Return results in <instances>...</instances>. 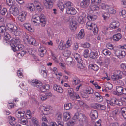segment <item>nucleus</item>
Returning <instances> with one entry per match:
<instances>
[{"instance_id":"nucleus-39","label":"nucleus","mask_w":126,"mask_h":126,"mask_svg":"<svg viewBox=\"0 0 126 126\" xmlns=\"http://www.w3.org/2000/svg\"><path fill=\"white\" fill-rule=\"evenodd\" d=\"M107 11H108L109 13L111 14H114L116 13L115 10L112 8H109V7Z\"/></svg>"},{"instance_id":"nucleus-30","label":"nucleus","mask_w":126,"mask_h":126,"mask_svg":"<svg viewBox=\"0 0 126 126\" xmlns=\"http://www.w3.org/2000/svg\"><path fill=\"white\" fill-rule=\"evenodd\" d=\"M64 117L63 119L65 121H67L70 117V114L69 113H65L63 114Z\"/></svg>"},{"instance_id":"nucleus-16","label":"nucleus","mask_w":126,"mask_h":126,"mask_svg":"<svg viewBox=\"0 0 126 126\" xmlns=\"http://www.w3.org/2000/svg\"><path fill=\"white\" fill-rule=\"evenodd\" d=\"M31 120L33 126H40L38 119L36 117H33L31 118Z\"/></svg>"},{"instance_id":"nucleus-49","label":"nucleus","mask_w":126,"mask_h":126,"mask_svg":"<svg viewBox=\"0 0 126 126\" xmlns=\"http://www.w3.org/2000/svg\"><path fill=\"white\" fill-rule=\"evenodd\" d=\"M90 44L88 42H86L82 44V46L83 47L85 48H88L90 47Z\"/></svg>"},{"instance_id":"nucleus-5","label":"nucleus","mask_w":126,"mask_h":126,"mask_svg":"<svg viewBox=\"0 0 126 126\" xmlns=\"http://www.w3.org/2000/svg\"><path fill=\"white\" fill-rule=\"evenodd\" d=\"M20 39L17 38H13L10 41V44L12 49H13L14 46H16L20 44Z\"/></svg>"},{"instance_id":"nucleus-46","label":"nucleus","mask_w":126,"mask_h":126,"mask_svg":"<svg viewBox=\"0 0 126 126\" xmlns=\"http://www.w3.org/2000/svg\"><path fill=\"white\" fill-rule=\"evenodd\" d=\"M106 87L108 90H111L112 88V85L110 83H108L106 85Z\"/></svg>"},{"instance_id":"nucleus-28","label":"nucleus","mask_w":126,"mask_h":126,"mask_svg":"<svg viewBox=\"0 0 126 126\" xmlns=\"http://www.w3.org/2000/svg\"><path fill=\"white\" fill-rule=\"evenodd\" d=\"M88 19L89 20L94 21L97 18L96 16L94 15H89L87 16Z\"/></svg>"},{"instance_id":"nucleus-26","label":"nucleus","mask_w":126,"mask_h":126,"mask_svg":"<svg viewBox=\"0 0 126 126\" xmlns=\"http://www.w3.org/2000/svg\"><path fill=\"white\" fill-rule=\"evenodd\" d=\"M80 82V80L78 78L75 77L73 79L72 83L73 85H76L79 84Z\"/></svg>"},{"instance_id":"nucleus-55","label":"nucleus","mask_w":126,"mask_h":126,"mask_svg":"<svg viewBox=\"0 0 126 126\" xmlns=\"http://www.w3.org/2000/svg\"><path fill=\"white\" fill-rule=\"evenodd\" d=\"M7 4L9 6H12L13 5L12 0H6Z\"/></svg>"},{"instance_id":"nucleus-45","label":"nucleus","mask_w":126,"mask_h":126,"mask_svg":"<svg viewBox=\"0 0 126 126\" xmlns=\"http://www.w3.org/2000/svg\"><path fill=\"white\" fill-rule=\"evenodd\" d=\"M106 47L109 49L110 50H113L114 48L113 45L110 43H108L106 45Z\"/></svg>"},{"instance_id":"nucleus-44","label":"nucleus","mask_w":126,"mask_h":126,"mask_svg":"<svg viewBox=\"0 0 126 126\" xmlns=\"http://www.w3.org/2000/svg\"><path fill=\"white\" fill-rule=\"evenodd\" d=\"M34 19L35 20L33 21V22L37 23H40V16H38L37 17H36L35 18H34Z\"/></svg>"},{"instance_id":"nucleus-51","label":"nucleus","mask_w":126,"mask_h":126,"mask_svg":"<svg viewBox=\"0 0 126 126\" xmlns=\"http://www.w3.org/2000/svg\"><path fill=\"white\" fill-rule=\"evenodd\" d=\"M22 112L21 111H18L17 112H16L15 115L16 117L18 118H20L23 116V115H21Z\"/></svg>"},{"instance_id":"nucleus-38","label":"nucleus","mask_w":126,"mask_h":126,"mask_svg":"<svg viewBox=\"0 0 126 126\" xmlns=\"http://www.w3.org/2000/svg\"><path fill=\"white\" fill-rule=\"evenodd\" d=\"M91 68L95 71H97L99 69L98 67L96 65H90Z\"/></svg>"},{"instance_id":"nucleus-61","label":"nucleus","mask_w":126,"mask_h":126,"mask_svg":"<svg viewBox=\"0 0 126 126\" xmlns=\"http://www.w3.org/2000/svg\"><path fill=\"white\" fill-rule=\"evenodd\" d=\"M23 38L24 41L26 43H27V41H28V40L29 39L28 36L26 35V34H25L24 36V37H23Z\"/></svg>"},{"instance_id":"nucleus-24","label":"nucleus","mask_w":126,"mask_h":126,"mask_svg":"<svg viewBox=\"0 0 126 126\" xmlns=\"http://www.w3.org/2000/svg\"><path fill=\"white\" fill-rule=\"evenodd\" d=\"M76 60L77 61V62L79 64V66L80 68H83L84 67V66L83 64V62L82 60L81 59V58H80Z\"/></svg>"},{"instance_id":"nucleus-13","label":"nucleus","mask_w":126,"mask_h":126,"mask_svg":"<svg viewBox=\"0 0 126 126\" xmlns=\"http://www.w3.org/2000/svg\"><path fill=\"white\" fill-rule=\"evenodd\" d=\"M89 56L91 58L95 59L98 57V55L97 51H92L89 54Z\"/></svg>"},{"instance_id":"nucleus-4","label":"nucleus","mask_w":126,"mask_h":126,"mask_svg":"<svg viewBox=\"0 0 126 126\" xmlns=\"http://www.w3.org/2000/svg\"><path fill=\"white\" fill-rule=\"evenodd\" d=\"M54 0H45L43 3L45 7L47 9H50L52 7Z\"/></svg>"},{"instance_id":"nucleus-17","label":"nucleus","mask_w":126,"mask_h":126,"mask_svg":"<svg viewBox=\"0 0 126 126\" xmlns=\"http://www.w3.org/2000/svg\"><path fill=\"white\" fill-rule=\"evenodd\" d=\"M120 24L118 21L113 22L111 23L110 25V27L113 29H116L118 28Z\"/></svg>"},{"instance_id":"nucleus-64","label":"nucleus","mask_w":126,"mask_h":126,"mask_svg":"<svg viewBox=\"0 0 126 126\" xmlns=\"http://www.w3.org/2000/svg\"><path fill=\"white\" fill-rule=\"evenodd\" d=\"M41 73L43 74V76L45 77L46 78L47 76V72L45 70H41Z\"/></svg>"},{"instance_id":"nucleus-48","label":"nucleus","mask_w":126,"mask_h":126,"mask_svg":"<svg viewBox=\"0 0 126 126\" xmlns=\"http://www.w3.org/2000/svg\"><path fill=\"white\" fill-rule=\"evenodd\" d=\"M62 114L60 113H58L56 114V118L58 120H60L62 119Z\"/></svg>"},{"instance_id":"nucleus-21","label":"nucleus","mask_w":126,"mask_h":126,"mask_svg":"<svg viewBox=\"0 0 126 126\" xmlns=\"http://www.w3.org/2000/svg\"><path fill=\"white\" fill-rule=\"evenodd\" d=\"M53 88L55 90H56L59 93H62L63 92L62 88L57 85H54Z\"/></svg>"},{"instance_id":"nucleus-15","label":"nucleus","mask_w":126,"mask_h":126,"mask_svg":"<svg viewBox=\"0 0 126 126\" xmlns=\"http://www.w3.org/2000/svg\"><path fill=\"white\" fill-rule=\"evenodd\" d=\"M77 26V23L75 21L71 22L70 24V28L72 31H75L76 30Z\"/></svg>"},{"instance_id":"nucleus-29","label":"nucleus","mask_w":126,"mask_h":126,"mask_svg":"<svg viewBox=\"0 0 126 126\" xmlns=\"http://www.w3.org/2000/svg\"><path fill=\"white\" fill-rule=\"evenodd\" d=\"M93 32L94 35H96L98 32V29L96 24H93Z\"/></svg>"},{"instance_id":"nucleus-60","label":"nucleus","mask_w":126,"mask_h":126,"mask_svg":"<svg viewBox=\"0 0 126 126\" xmlns=\"http://www.w3.org/2000/svg\"><path fill=\"white\" fill-rule=\"evenodd\" d=\"M98 109L102 110H104L106 109V107L104 105L99 104Z\"/></svg>"},{"instance_id":"nucleus-27","label":"nucleus","mask_w":126,"mask_h":126,"mask_svg":"<svg viewBox=\"0 0 126 126\" xmlns=\"http://www.w3.org/2000/svg\"><path fill=\"white\" fill-rule=\"evenodd\" d=\"M27 8L31 11H33L35 10V6L32 3L28 4Z\"/></svg>"},{"instance_id":"nucleus-54","label":"nucleus","mask_w":126,"mask_h":126,"mask_svg":"<svg viewBox=\"0 0 126 126\" xmlns=\"http://www.w3.org/2000/svg\"><path fill=\"white\" fill-rule=\"evenodd\" d=\"M96 99V100L97 101L99 102H102L103 100V98L100 95V96L97 98Z\"/></svg>"},{"instance_id":"nucleus-32","label":"nucleus","mask_w":126,"mask_h":126,"mask_svg":"<svg viewBox=\"0 0 126 126\" xmlns=\"http://www.w3.org/2000/svg\"><path fill=\"white\" fill-rule=\"evenodd\" d=\"M35 39L32 38H31L29 39L28 41L27 42V43H26V44H27L28 43L30 44H33V43H34V45H35Z\"/></svg>"},{"instance_id":"nucleus-20","label":"nucleus","mask_w":126,"mask_h":126,"mask_svg":"<svg viewBox=\"0 0 126 126\" xmlns=\"http://www.w3.org/2000/svg\"><path fill=\"white\" fill-rule=\"evenodd\" d=\"M122 35L121 34L118 33L113 36V39L114 41H119Z\"/></svg>"},{"instance_id":"nucleus-56","label":"nucleus","mask_w":126,"mask_h":126,"mask_svg":"<svg viewBox=\"0 0 126 126\" xmlns=\"http://www.w3.org/2000/svg\"><path fill=\"white\" fill-rule=\"evenodd\" d=\"M40 109L44 110V111L45 112H48L49 110H50V109L49 108L47 107H45L44 106H41L40 107Z\"/></svg>"},{"instance_id":"nucleus-8","label":"nucleus","mask_w":126,"mask_h":126,"mask_svg":"<svg viewBox=\"0 0 126 126\" xmlns=\"http://www.w3.org/2000/svg\"><path fill=\"white\" fill-rule=\"evenodd\" d=\"M85 92L86 93L82 92L81 93V94L83 97L86 98L88 97V96L86 94L87 93L88 94H92L93 93V90L92 88H90L89 89L86 90L85 91Z\"/></svg>"},{"instance_id":"nucleus-50","label":"nucleus","mask_w":126,"mask_h":126,"mask_svg":"<svg viewBox=\"0 0 126 126\" xmlns=\"http://www.w3.org/2000/svg\"><path fill=\"white\" fill-rule=\"evenodd\" d=\"M99 104L96 103H94L91 104V107L94 109L98 108Z\"/></svg>"},{"instance_id":"nucleus-1","label":"nucleus","mask_w":126,"mask_h":126,"mask_svg":"<svg viewBox=\"0 0 126 126\" xmlns=\"http://www.w3.org/2000/svg\"><path fill=\"white\" fill-rule=\"evenodd\" d=\"M7 29L15 35L17 36L18 34L16 26L13 24L9 23L6 25Z\"/></svg>"},{"instance_id":"nucleus-40","label":"nucleus","mask_w":126,"mask_h":126,"mask_svg":"<svg viewBox=\"0 0 126 126\" xmlns=\"http://www.w3.org/2000/svg\"><path fill=\"white\" fill-rule=\"evenodd\" d=\"M69 94L70 96L72 97L74 95V92L73 89L71 88H69L68 89Z\"/></svg>"},{"instance_id":"nucleus-41","label":"nucleus","mask_w":126,"mask_h":126,"mask_svg":"<svg viewBox=\"0 0 126 126\" xmlns=\"http://www.w3.org/2000/svg\"><path fill=\"white\" fill-rule=\"evenodd\" d=\"M63 54L65 56H69L71 54V52L69 50H65Z\"/></svg>"},{"instance_id":"nucleus-10","label":"nucleus","mask_w":126,"mask_h":126,"mask_svg":"<svg viewBox=\"0 0 126 126\" xmlns=\"http://www.w3.org/2000/svg\"><path fill=\"white\" fill-rule=\"evenodd\" d=\"M46 20L44 14H42L40 15V23L42 26L44 27L46 24Z\"/></svg>"},{"instance_id":"nucleus-14","label":"nucleus","mask_w":126,"mask_h":126,"mask_svg":"<svg viewBox=\"0 0 126 126\" xmlns=\"http://www.w3.org/2000/svg\"><path fill=\"white\" fill-rule=\"evenodd\" d=\"M90 0H84L80 3L81 6L84 8L87 7L90 3Z\"/></svg>"},{"instance_id":"nucleus-57","label":"nucleus","mask_w":126,"mask_h":126,"mask_svg":"<svg viewBox=\"0 0 126 126\" xmlns=\"http://www.w3.org/2000/svg\"><path fill=\"white\" fill-rule=\"evenodd\" d=\"M84 18L82 16H80L78 18V20L79 23H81L84 22Z\"/></svg>"},{"instance_id":"nucleus-63","label":"nucleus","mask_w":126,"mask_h":126,"mask_svg":"<svg viewBox=\"0 0 126 126\" xmlns=\"http://www.w3.org/2000/svg\"><path fill=\"white\" fill-rule=\"evenodd\" d=\"M72 3L70 2L69 1L66 3L65 5L66 6V8H70L71 7Z\"/></svg>"},{"instance_id":"nucleus-9","label":"nucleus","mask_w":126,"mask_h":126,"mask_svg":"<svg viewBox=\"0 0 126 126\" xmlns=\"http://www.w3.org/2000/svg\"><path fill=\"white\" fill-rule=\"evenodd\" d=\"M66 12L68 14H70L72 15H75L77 13V11L75 9L72 7L67 8Z\"/></svg>"},{"instance_id":"nucleus-11","label":"nucleus","mask_w":126,"mask_h":126,"mask_svg":"<svg viewBox=\"0 0 126 126\" xmlns=\"http://www.w3.org/2000/svg\"><path fill=\"white\" fill-rule=\"evenodd\" d=\"M90 115L92 119H96L98 117V116L97 111L94 110H92L90 113Z\"/></svg>"},{"instance_id":"nucleus-35","label":"nucleus","mask_w":126,"mask_h":126,"mask_svg":"<svg viewBox=\"0 0 126 126\" xmlns=\"http://www.w3.org/2000/svg\"><path fill=\"white\" fill-rule=\"evenodd\" d=\"M93 24H95L93 23H91L90 22H87L86 24V27L88 29L90 30L92 29L93 28Z\"/></svg>"},{"instance_id":"nucleus-23","label":"nucleus","mask_w":126,"mask_h":126,"mask_svg":"<svg viewBox=\"0 0 126 126\" xmlns=\"http://www.w3.org/2000/svg\"><path fill=\"white\" fill-rule=\"evenodd\" d=\"M12 49L15 52L16 51L21 50L22 48L21 47V45L19 44L16 46H14V47H13V49L12 48Z\"/></svg>"},{"instance_id":"nucleus-43","label":"nucleus","mask_w":126,"mask_h":126,"mask_svg":"<svg viewBox=\"0 0 126 126\" xmlns=\"http://www.w3.org/2000/svg\"><path fill=\"white\" fill-rule=\"evenodd\" d=\"M101 8L102 9L106 10H108L109 8V6L107 5H105L104 3H102L100 5Z\"/></svg>"},{"instance_id":"nucleus-22","label":"nucleus","mask_w":126,"mask_h":126,"mask_svg":"<svg viewBox=\"0 0 126 126\" xmlns=\"http://www.w3.org/2000/svg\"><path fill=\"white\" fill-rule=\"evenodd\" d=\"M85 34L84 32V30L82 29L79 33L78 38L79 39H80L83 38Z\"/></svg>"},{"instance_id":"nucleus-62","label":"nucleus","mask_w":126,"mask_h":126,"mask_svg":"<svg viewBox=\"0 0 126 126\" xmlns=\"http://www.w3.org/2000/svg\"><path fill=\"white\" fill-rule=\"evenodd\" d=\"M92 7V10L93 11H98L99 9V7L96 5H94Z\"/></svg>"},{"instance_id":"nucleus-37","label":"nucleus","mask_w":126,"mask_h":126,"mask_svg":"<svg viewBox=\"0 0 126 126\" xmlns=\"http://www.w3.org/2000/svg\"><path fill=\"white\" fill-rule=\"evenodd\" d=\"M19 121L21 124L23 125H26L27 123V119L24 118H22L19 119Z\"/></svg>"},{"instance_id":"nucleus-7","label":"nucleus","mask_w":126,"mask_h":126,"mask_svg":"<svg viewBox=\"0 0 126 126\" xmlns=\"http://www.w3.org/2000/svg\"><path fill=\"white\" fill-rule=\"evenodd\" d=\"M26 14L27 13L25 12L22 11L21 12L18 17V20L21 22L24 21L26 20Z\"/></svg>"},{"instance_id":"nucleus-2","label":"nucleus","mask_w":126,"mask_h":126,"mask_svg":"<svg viewBox=\"0 0 126 126\" xmlns=\"http://www.w3.org/2000/svg\"><path fill=\"white\" fill-rule=\"evenodd\" d=\"M78 118L80 121L86 123H87L88 122L87 118L85 115L81 113L79 114L78 113H75L72 119L73 120H76L78 119Z\"/></svg>"},{"instance_id":"nucleus-3","label":"nucleus","mask_w":126,"mask_h":126,"mask_svg":"<svg viewBox=\"0 0 126 126\" xmlns=\"http://www.w3.org/2000/svg\"><path fill=\"white\" fill-rule=\"evenodd\" d=\"M6 27L5 26H0V33L1 34L4 33L3 36L5 37V40L7 41H10L11 37L8 33L6 32Z\"/></svg>"},{"instance_id":"nucleus-6","label":"nucleus","mask_w":126,"mask_h":126,"mask_svg":"<svg viewBox=\"0 0 126 126\" xmlns=\"http://www.w3.org/2000/svg\"><path fill=\"white\" fill-rule=\"evenodd\" d=\"M113 51L115 55L119 58H122L126 55L125 52L124 51H122L118 49L114 50Z\"/></svg>"},{"instance_id":"nucleus-31","label":"nucleus","mask_w":126,"mask_h":126,"mask_svg":"<svg viewBox=\"0 0 126 126\" xmlns=\"http://www.w3.org/2000/svg\"><path fill=\"white\" fill-rule=\"evenodd\" d=\"M102 52L103 54L105 56L110 55L111 54V52L106 49L103 50Z\"/></svg>"},{"instance_id":"nucleus-58","label":"nucleus","mask_w":126,"mask_h":126,"mask_svg":"<svg viewBox=\"0 0 126 126\" xmlns=\"http://www.w3.org/2000/svg\"><path fill=\"white\" fill-rule=\"evenodd\" d=\"M26 53V52L25 51L23 50L21 51V52L17 53V54L18 56H21L22 57Z\"/></svg>"},{"instance_id":"nucleus-53","label":"nucleus","mask_w":126,"mask_h":126,"mask_svg":"<svg viewBox=\"0 0 126 126\" xmlns=\"http://www.w3.org/2000/svg\"><path fill=\"white\" fill-rule=\"evenodd\" d=\"M121 114L123 117L125 119H126V109L124 110H121Z\"/></svg>"},{"instance_id":"nucleus-47","label":"nucleus","mask_w":126,"mask_h":126,"mask_svg":"<svg viewBox=\"0 0 126 126\" xmlns=\"http://www.w3.org/2000/svg\"><path fill=\"white\" fill-rule=\"evenodd\" d=\"M76 120H75L73 119V121L71 120L69 121L68 123V125L69 126H72L75 123L76 121Z\"/></svg>"},{"instance_id":"nucleus-42","label":"nucleus","mask_w":126,"mask_h":126,"mask_svg":"<svg viewBox=\"0 0 126 126\" xmlns=\"http://www.w3.org/2000/svg\"><path fill=\"white\" fill-rule=\"evenodd\" d=\"M89 50L88 49H85L84 50L83 52V56L84 57L86 58H88L89 56L88 52Z\"/></svg>"},{"instance_id":"nucleus-59","label":"nucleus","mask_w":126,"mask_h":126,"mask_svg":"<svg viewBox=\"0 0 126 126\" xmlns=\"http://www.w3.org/2000/svg\"><path fill=\"white\" fill-rule=\"evenodd\" d=\"M7 12V10L5 8H3L2 10L1 11L0 13L1 15H4Z\"/></svg>"},{"instance_id":"nucleus-33","label":"nucleus","mask_w":126,"mask_h":126,"mask_svg":"<svg viewBox=\"0 0 126 126\" xmlns=\"http://www.w3.org/2000/svg\"><path fill=\"white\" fill-rule=\"evenodd\" d=\"M14 10L13 14L15 16H17L19 14V12L18 8L16 7H15L14 8Z\"/></svg>"},{"instance_id":"nucleus-52","label":"nucleus","mask_w":126,"mask_h":126,"mask_svg":"<svg viewBox=\"0 0 126 126\" xmlns=\"http://www.w3.org/2000/svg\"><path fill=\"white\" fill-rule=\"evenodd\" d=\"M38 51L40 52H45L46 53V50L45 49V48L42 47H40L38 49Z\"/></svg>"},{"instance_id":"nucleus-25","label":"nucleus","mask_w":126,"mask_h":126,"mask_svg":"<svg viewBox=\"0 0 126 126\" xmlns=\"http://www.w3.org/2000/svg\"><path fill=\"white\" fill-rule=\"evenodd\" d=\"M66 61L68 65L69 66H70L73 62V58L71 57H68L66 58Z\"/></svg>"},{"instance_id":"nucleus-18","label":"nucleus","mask_w":126,"mask_h":126,"mask_svg":"<svg viewBox=\"0 0 126 126\" xmlns=\"http://www.w3.org/2000/svg\"><path fill=\"white\" fill-rule=\"evenodd\" d=\"M50 88V86L49 84H46L40 88V90L42 92H46Z\"/></svg>"},{"instance_id":"nucleus-12","label":"nucleus","mask_w":126,"mask_h":126,"mask_svg":"<svg viewBox=\"0 0 126 126\" xmlns=\"http://www.w3.org/2000/svg\"><path fill=\"white\" fill-rule=\"evenodd\" d=\"M124 88L121 86H117L116 88V92H114V94L118 95H121Z\"/></svg>"},{"instance_id":"nucleus-19","label":"nucleus","mask_w":126,"mask_h":126,"mask_svg":"<svg viewBox=\"0 0 126 126\" xmlns=\"http://www.w3.org/2000/svg\"><path fill=\"white\" fill-rule=\"evenodd\" d=\"M122 77V76L121 75L114 74L112 76V78L113 80H116L121 79Z\"/></svg>"},{"instance_id":"nucleus-36","label":"nucleus","mask_w":126,"mask_h":126,"mask_svg":"<svg viewBox=\"0 0 126 126\" xmlns=\"http://www.w3.org/2000/svg\"><path fill=\"white\" fill-rule=\"evenodd\" d=\"M64 108L65 110H68L72 108V104L71 103H67L65 104Z\"/></svg>"},{"instance_id":"nucleus-34","label":"nucleus","mask_w":126,"mask_h":126,"mask_svg":"<svg viewBox=\"0 0 126 126\" xmlns=\"http://www.w3.org/2000/svg\"><path fill=\"white\" fill-rule=\"evenodd\" d=\"M24 26L25 28L31 32H33V31L32 28L28 24H26L24 25Z\"/></svg>"}]
</instances>
